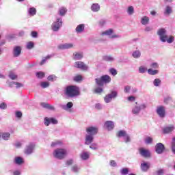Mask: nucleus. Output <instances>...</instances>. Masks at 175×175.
I'll return each mask as SVG.
<instances>
[{
  "instance_id": "20e7f679",
  "label": "nucleus",
  "mask_w": 175,
  "mask_h": 175,
  "mask_svg": "<svg viewBox=\"0 0 175 175\" xmlns=\"http://www.w3.org/2000/svg\"><path fill=\"white\" fill-rule=\"evenodd\" d=\"M146 109H147V104H139L136 102L135 105H134L131 109V113L133 116H139L142 110H146Z\"/></svg>"
},
{
  "instance_id": "c9c22d12",
  "label": "nucleus",
  "mask_w": 175,
  "mask_h": 175,
  "mask_svg": "<svg viewBox=\"0 0 175 175\" xmlns=\"http://www.w3.org/2000/svg\"><path fill=\"white\" fill-rule=\"evenodd\" d=\"M128 133L124 130H120L116 133V137H124Z\"/></svg>"
},
{
  "instance_id": "5fc2aeb1",
  "label": "nucleus",
  "mask_w": 175,
  "mask_h": 175,
  "mask_svg": "<svg viewBox=\"0 0 175 175\" xmlns=\"http://www.w3.org/2000/svg\"><path fill=\"white\" fill-rule=\"evenodd\" d=\"M163 173H165V171L163 169H160L154 172L153 175H162Z\"/></svg>"
},
{
  "instance_id": "79ce46f5",
  "label": "nucleus",
  "mask_w": 175,
  "mask_h": 175,
  "mask_svg": "<svg viewBox=\"0 0 175 175\" xmlns=\"http://www.w3.org/2000/svg\"><path fill=\"white\" fill-rule=\"evenodd\" d=\"M150 66L152 68V69H159V64H158V62H152L150 64Z\"/></svg>"
},
{
  "instance_id": "864d4df0",
  "label": "nucleus",
  "mask_w": 175,
  "mask_h": 175,
  "mask_svg": "<svg viewBox=\"0 0 175 175\" xmlns=\"http://www.w3.org/2000/svg\"><path fill=\"white\" fill-rule=\"evenodd\" d=\"M122 36L120 34H113L112 33V36H111V39H121Z\"/></svg>"
},
{
  "instance_id": "4468645a",
  "label": "nucleus",
  "mask_w": 175,
  "mask_h": 175,
  "mask_svg": "<svg viewBox=\"0 0 175 175\" xmlns=\"http://www.w3.org/2000/svg\"><path fill=\"white\" fill-rule=\"evenodd\" d=\"M75 68L81 69V70H88V66L82 62H76L74 65Z\"/></svg>"
},
{
  "instance_id": "603ef678",
  "label": "nucleus",
  "mask_w": 175,
  "mask_h": 175,
  "mask_svg": "<svg viewBox=\"0 0 175 175\" xmlns=\"http://www.w3.org/2000/svg\"><path fill=\"white\" fill-rule=\"evenodd\" d=\"M95 109H96V110H102L103 109V105L99 103H97L95 104Z\"/></svg>"
},
{
  "instance_id": "7ed1b4c3",
  "label": "nucleus",
  "mask_w": 175,
  "mask_h": 175,
  "mask_svg": "<svg viewBox=\"0 0 175 175\" xmlns=\"http://www.w3.org/2000/svg\"><path fill=\"white\" fill-rule=\"evenodd\" d=\"M65 95L68 98H75L80 95V89L77 86L70 85L67 86L65 91Z\"/></svg>"
},
{
  "instance_id": "6ab92c4d",
  "label": "nucleus",
  "mask_w": 175,
  "mask_h": 175,
  "mask_svg": "<svg viewBox=\"0 0 175 175\" xmlns=\"http://www.w3.org/2000/svg\"><path fill=\"white\" fill-rule=\"evenodd\" d=\"M104 126L107 131H113L114 129V122L111 120L106 121Z\"/></svg>"
},
{
  "instance_id": "69168bd1",
  "label": "nucleus",
  "mask_w": 175,
  "mask_h": 175,
  "mask_svg": "<svg viewBox=\"0 0 175 175\" xmlns=\"http://www.w3.org/2000/svg\"><path fill=\"white\" fill-rule=\"evenodd\" d=\"M98 24H99L100 27H103V25H105L106 24V20H105V19L100 20V21L98 22Z\"/></svg>"
},
{
  "instance_id": "49530a36",
  "label": "nucleus",
  "mask_w": 175,
  "mask_h": 175,
  "mask_svg": "<svg viewBox=\"0 0 175 175\" xmlns=\"http://www.w3.org/2000/svg\"><path fill=\"white\" fill-rule=\"evenodd\" d=\"M123 140L124 143H131V136L128 134H126L125 137H123Z\"/></svg>"
},
{
  "instance_id": "b1692460",
  "label": "nucleus",
  "mask_w": 175,
  "mask_h": 175,
  "mask_svg": "<svg viewBox=\"0 0 175 175\" xmlns=\"http://www.w3.org/2000/svg\"><path fill=\"white\" fill-rule=\"evenodd\" d=\"M173 13V7L170 5H166L164 9V15L165 16H170Z\"/></svg>"
},
{
  "instance_id": "052dcab7",
  "label": "nucleus",
  "mask_w": 175,
  "mask_h": 175,
  "mask_svg": "<svg viewBox=\"0 0 175 175\" xmlns=\"http://www.w3.org/2000/svg\"><path fill=\"white\" fill-rule=\"evenodd\" d=\"M83 80V77L81 75H77L74 77V81H81Z\"/></svg>"
},
{
  "instance_id": "ddd939ff",
  "label": "nucleus",
  "mask_w": 175,
  "mask_h": 175,
  "mask_svg": "<svg viewBox=\"0 0 175 175\" xmlns=\"http://www.w3.org/2000/svg\"><path fill=\"white\" fill-rule=\"evenodd\" d=\"M139 152L141 157H143L144 158H150V157H151V152H150V150L144 148H140L139 149Z\"/></svg>"
},
{
  "instance_id": "dca6fc26",
  "label": "nucleus",
  "mask_w": 175,
  "mask_h": 175,
  "mask_svg": "<svg viewBox=\"0 0 175 175\" xmlns=\"http://www.w3.org/2000/svg\"><path fill=\"white\" fill-rule=\"evenodd\" d=\"M74 44L72 43L61 44L58 46L59 50H68L69 49H73Z\"/></svg>"
},
{
  "instance_id": "423d86ee",
  "label": "nucleus",
  "mask_w": 175,
  "mask_h": 175,
  "mask_svg": "<svg viewBox=\"0 0 175 175\" xmlns=\"http://www.w3.org/2000/svg\"><path fill=\"white\" fill-rule=\"evenodd\" d=\"M96 84L99 87H103L104 84H108L111 81V78L109 75L102 76L100 78L95 79Z\"/></svg>"
},
{
  "instance_id": "e2e57ef3",
  "label": "nucleus",
  "mask_w": 175,
  "mask_h": 175,
  "mask_svg": "<svg viewBox=\"0 0 175 175\" xmlns=\"http://www.w3.org/2000/svg\"><path fill=\"white\" fill-rule=\"evenodd\" d=\"M109 165L112 167H117V162H116V161L114 160H111L109 162Z\"/></svg>"
},
{
  "instance_id": "2eb2a0df",
  "label": "nucleus",
  "mask_w": 175,
  "mask_h": 175,
  "mask_svg": "<svg viewBox=\"0 0 175 175\" xmlns=\"http://www.w3.org/2000/svg\"><path fill=\"white\" fill-rule=\"evenodd\" d=\"M21 50H23V49L20 46H14L12 50L13 57H14L15 58L17 57H20V55H21Z\"/></svg>"
},
{
  "instance_id": "72a5a7b5",
  "label": "nucleus",
  "mask_w": 175,
  "mask_h": 175,
  "mask_svg": "<svg viewBox=\"0 0 175 175\" xmlns=\"http://www.w3.org/2000/svg\"><path fill=\"white\" fill-rule=\"evenodd\" d=\"M103 61H106L107 62H113L115 61V59L113 56L110 55H105L103 57Z\"/></svg>"
},
{
  "instance_id": "9d476101",
  "label": "nucleus",
  "mask_w": 175,
  "mask_h": 175,
  "mask_svg": "<svg viewBox=\"0 0 175 175\" xmlns=\"http://www.w3.org/2000/svg\"><path fill=\"white\" fill-rule=\"evenodd\" d=\"M156 113H157L160 118H165L166 116V109L164 106H159L157 107Z\"/></svg>"
},
{
  "instance_id": "a211bd4d",
  "label": "nucleus",
  "mask_w": 175,
  "mask_h": 175,
  "mask_svg": "<svg viewBox=\"0 0 175 175\" xmlns=\"http://www.w3.org/2000/svg\"><path fill=\"white\" fill-rule=\"evenodd\" d=\"M83 52H74L72 54V59L75 61H80V59H83Z\"/></svg>"
},
{
  "instance_id": "13d9d810",
  "label": "nucleus",
  "mask_w": 175,
  "mask_h": 175,
  "mask_svg": "<svg viewBox=\"0 0 175 175\" xmlns=\"http://www.w3.org/2000/svg\"><path fill=\"white\" fill-rule=\"evenodd\" d=\"M146 144H151L152 143V139L151 137H148L145 139Z\"/></svg>"
},
{
  "instance_id": "aec40b11",
  "label": "nucleus",
  "mask_w": 175,
  "mask_h": 175,
  "mask_svg": "<svg viewBox=\"0 0 175 175\" xmlns=\"http://www.w3.org/2000/svg\"><path fill=\"white\" fill-rule=\"evenodd\" d=\"M113 33L114 30L113 29H109L105 31L101 32L100 35H102V36H109L110 39H111V36H113Z\"/></svg>"
},
{
  "instance_id": "e433bc0d",
  "label": "nucleus",
  "mask_w": 175,
  "mask_h": 175,
  "mask_svg": "<svg viewBox=\"0 0 175 175\" xmlns=\"http://www.w3.org/2000/svg\"><path fill=\"white\" fill-rule=\"evenodd\" d=\"M120 173L121 175H128V174H129V168L123 167V168L120 169Z\"/></svg>"
},
{
  "instance_id": "7c9ffc66",
  "label": "nucleus",
  "mask_w": 175,
  "mask_h": 175,
  "mask_svg": "<svg viewBox=\"0 0 175 175\" xmlns=\"http://www.w3.org/2000/svg\"><path fill=\"white\" fill-rule=\"evenodd\" d=\"M66 12H68V10L66 9V8L61 7L60 8H59L58 14H59V16L64 17V16H65V14H66Z\"/></svg>"
},
{
  "instance_id": "bf43d9fd",
  "label": "nucleus",
  "mask_w": 175,
  "mask_h": 175,
  "mask_svg": "<svg viewBox=\"0 0 175 175\" xmlns=\"http://www.w3.org/2000/svg\"><path fill=\"white\" fill-rule=\"evenodd\" d=\"M124 92L125 94H129V92H131V86L129 85L124 86Z\"/></svg>"
},
{
  "instance_id": "4d7b16f0",
  "label": "nucleus",
  "mask_w": 175,
  "mask_h": 175,
  "mask_svg": "<svg viewBox=\"0 0 175 175\" xmlns=\"http://www.w3.org/2000/svg\"><path fill=\"white\" fill-rule=\"evenodd\" d=\"M7 108H8V105L6 104V103H1L0 104V109L1 110H6Z\"/></svg>"
},
{
  "instance_id": "8fccbe9b",
  "label": "nucleus",
  "mask_w": 175,
  "mask_h": 175,
  "mask_svg": "<svg viewBox=\"0 0 175 175\" xmlns=\"http://www.w3.org/2000/svg\"><path fill=\"white\" fill-rule=\"evenodd\" d=\"M34 46H35V44H33V42H29L27 44V49L28 50H31V49H33Z\"/></svg>"
},
{
  "instance_id": "2f4dec72",
  "label": "nucleus",
  "mask_w": 175,
  "mask_h": 175,
  "mask_svg": "<svg viewBox=\"0 0 175 175\" xmlns=\"http://www.w3.org/2000/svg\"><path fill=\"white\" fill-rule=\"evenodd\" d=\"M1 139H3V140H5V142H8V140H10V133H1Z\"/></svg>"
},
{
  "instance_id": "f704fd0d",
  "label": "nucleus",
  "mask_w": 175,
  "mask_h": 175,
  "mask_svg": "<svg viewBox=\"0 0 175 175\" xmlns=\"http://www.w3.org/2000/svg\"><path fill=\"white\" fill-rule=\"evenodd\" d=\"M148 23H150V18H148V16H145L141 18V24H142V25H147Z\"/></svg>"
},
{
  "instance_id": "f03ea898",
  "label": "nucleus",
  "mask_w": 175,
  "mask_h": 175,
  "mask_svg": "<svg viewBox=\"0 0 175 175\" xmlns=\"http://www.w3.org/2000/svg\"><path fill=\"white\" fill-rule=\"evenodd\" d=\"M157 35L159 38V40L162 42L163 43H165L167 42V43H169L171 44V43H173L174 42V36H167V31L165 30V28H161L157 30Z\"/></svg>"
},
{
  "instance_id": "de8ad7c7",
  "label": "nucleus",
  "mask_w": 175,
  "mask_h": 175,
  "mask_svg": "<svg viewBox=\"0 0 175 175\" xmlns=\"http://www.w3.org/2000/svg\"><path fill=\"white\" fill-rule=\"evenodd\" d=\"M171 150L173 154H175V137L172 139V142L171 144Z\"/></svg>"
},
{
  "instance_id": "5701e85b",
  "label": "nucleus",
  "mask_w": 175,
  "mask_h": 175,
  "mask_svg": "<svg viewBox=\"0 0 175 175\" xmlns=\"http://www.w3.org/2000/svg\"><path fill=\"white\" fill-rule=\"evenodd\" d=\"M40 106H42V107H43L44 109H47L48 110H51L52 111H54V110H55V107H54V106L47 103H41Z\"/></svg>"
},
{
  "instance_id": "cd10ccee",
  "label": "nucleus",
  "mask_w": 175,
  "mask_h": 175,
  "mask_svg": "<svg viewBox=\"0 0 175 175\" xmlns=\"http://www.w3.org/2000/svg\"><path fill=\"white\" fill-rule=\"evenodd\" d=\"M132 57H133V58H135V59H139V58H140V57H142V52L139 50H135V51H133Z\"/></svg>"
},
{
  "instance_id": "4c0bfd02",
  "label": "nucleus",
  "mask_w": 175,
  "mask_h": 175,
  "mask_svg": "<svg viewBox=\"0 0 175 175\" xmlns=\"http://www.w3.org/2000/svg\"><path fill=\"white\" fill-rule=\"evenodd\" d=\"M51 57H53L52 55H49L45 57H43L41 62L40 63V65H44V64H46V62H47L48 59H50V58H51Z\"/></svg>"
},
{
  "instance_id": "ea45409f",
  "label": "nucleus",
  "mask_w": 175,
  "mask_h": 175,
  "mask_svg": "<svg viewBox=\"0 0 175 175\" xmlns=\"http://www.w3.org/2000/svg\"><path fill=\"white\" fill-rule=\"evenodd\" d=\"M28 13L30 16H35L36 14V8H30L28 10Z\"/></svg>"
},
{
  "instance_id": "c756f323",
  "label": "nucleus",
  "mask_w": 175,
  "mask_h": 175,
  "mask_svg": "<svg viewBox=\"0 0 175 175\" xmlns=\"http://www.w3.org/2000/svg\"><path fill=\"white\" fill-rule=\"evenodd\" d=\"M80 158L82 159V161H87V159H89V158H90V152H82L80 154Z\"/></svg>"
},
{
  "instance_id": "6e6d98bb",
  "label": "nucleus",
  "mask_w": 175,
  "mask_h": 175,
  "mask_svg": "<svg viewBox=\"0 0 175 175\" xmlns=\"http://www.w3.org/2000/svg\"><path fill=\"white\" fill-rule=\"evenodd\" d=\"M36 76H37L38 79H43V77H44V72H36Z\"/></svg>"
},
{
  "instance_id": "412c9836",
  "label": "nucleus",
  "mask_w": 175,
  "mask_h": 175,
  "mask_svg": "<svg viewBox=\"0 0 175 175\" xmlns=\"http://www.w3.org/2000/svg\"><path fill=\"white\" fill-rule=\"evenodd\" d=\"M151 164L148 162H144L141 163V170L142 172H148V169H150Z\"/></svg>"
},
{
  "instance_id": "c03bdc74",
  "label": "nucleus",
  "mask_w": 175,
  "mask_h": 175,
  "mask_svg": "<svg viewBox=\"0 0 175 175\" xmlns=\"http://www.w3.org/2000/svg\"><path fill=\"white\" fill-rule=\"evenodd\" d=\"M59 146H62V142L55 141L51 144V147H59Z\"/></svg>"
},
{
  "instance_id": "0eeeda50",
  "label": "nucleus",
  "mask_w": 175,
  "mask_h": 175,
  "mask_svg": "<svg viewBox=\"0 0 175 175\" xmlns=\"http://www.w3.org/2000/svg\"><path fill=\"white\" fill-rule=\"evenodd\" d=\"M62 18L57 17L56 21L53 22L51 25L52 31H53V32H58L62 27Z\"/></svg>"
},
{
  "instance_id": "680f3d73",
  "label": "nucleus",
  "mask_w": 175,
  "mask_h": 175,
  "mask_svg": "<svg viewBox=\"0 0 175 175\" xmlns=\"http://www.w3.org/2000/svg\"><path fill=\"white\" fill-rule=\"evenodd\" d=\"M109 72L112 76H117V70H116V68L109 69Z\"/></svg>"
},
{
  "instance_id": "bb28decb",
  "label": "nucleus",
  "mask_w": 175,
  "mask_h": 175,
  "mask_svg": "<svg viewBox=\"0 0 175 175\" xmlns=\"http://www.w3.org/2000/svg\"><path fill=\"white\" fill-rule=\"evenodd\" d=\"M85 28V26L84 25V24H80L77 26L75 31L77 32V33H83V32H84Z\"/></svg>"
},
{
  "instance_id": "09e8293b",
  "label": "nucleus",
  "mask_w": 175,
  "mask_h": 175,
  "mask_svg": "<svg viewBox=\"0 0 175 175\" xmlns=\"http://www.w3.org/2000/svg\"><path fill=\"white\" fill-rule=\"evenodd\" d=\"M50 86V83L49 82L43 81L40 83V87L42 88H48Z\"/></svg>"
},
{
  "instance_id": "0e129e2a",
  "label": "nucleus",
  "mask_w": 175,
  "mask_h": 175,
  "mask_svg": "<svg viewBox=\"0 0 175 175\" xmlns=\"http://www.w3.org/2000/svg\"><path fill=\"white\" fill-rule=\"evenodd\" d=\"M15 116H16V118H21V117H23V113L20 111H17L15 113Z\"/></svg>"
},
{
  "instance_id": "393cba45",
  "label": "nucleus",
  "mask_w": 175,
  "mask_h": 175,
  "mask_svg": "<svg viewBox=\"0 0 175 175\" xmlns=\"http://www.w3.org/2000/svg\"><path fill=\"white\" fill-rule=\"evenodd\" d=\"M14 163L18 166L24 163V159L21 157H16L14 159Z\"/></svg>"
},
{
  "instance_id": "f257e3e1",
  "label": "nucleus",
  "mask_w": 175,
  "mask_h": 175,
  "mask_svg": "<svg viewBox=\"0 0 175 175\" xmlns=\"http://www.w3.org/2000/svg\"><path fill=\"white\" fill-rule=\"evenodd\" d=\"M87 134L85 136V144L86 146H90L91 150H98V144L94 143V139L95 135L98 134V129L95 126H89L86 128Z\"/></svg>"
},
{
  "instance_id": "c85d7f7f",
  "label": "nucleus",
  "mask_w": 175,
  "mask_h": 175,
  "mask_svg": "<svg viewBox=\"0 0 175 175\" xmlns=\"http://www.w3.org/2000/svg\"><path fill=\"white\" fill-rule=\"evenodd\" d=\"M73 107V103L68 102L66 105H62V108L63 110H66V111H69L70 109Z\"/></svg>"
},
{
  "instance_id": "338daca9",
  "label": "nucleus",
  "mask_w": 175,
  "mask_h": 175,
  "mask_svg": "<svg viewBox=\"0 0 175 175\" xmlns=\"http://www.w3.org/2000/svg\"><path fill=\"white\" fill-rule=\"evenodd\" d=\"M96 94H100L101 92H103V89L102 88H97L95 89Z\"/></svg>"
},
{
  "instance_id": "58836bf2",
  "label": "nucleus",
  "mask_w": 175,
  "mask_h": 175,
  "mask_svg": "<svg viewBox=\"0 0 175 175\" xmlns=\"http://www.w3.org/2000/svg\"><path fill=\"white\" fill-rule=\"evenodd\" d=\"M127 13L129 16H132V14L135 13V8H133V6L131 5L128 7Z\"/></svg>"
},
{
  "instance_id": "39448f33",
  "label": "nucleus",
  "mask_w": 175,
  "mask_h": 175,
  "mask_svg": "<svg viewBox=\"0 0 175 175\" xmlns=\"http://www.w3.org/2000/svg\"><path fill=\"white\" fill-rule=\"evenodd\" d=\"M68 155V149L57 148L53 151V157L57 159H64Z\"/></svg>"
},
{
  "instance_id": "1a4fd4ad",
  "label": "nucleus",
  "mask_w": 175,
  "mask_h": 175,
  "mask_svg": "<svg viewBox=\"0 0 175 175\" xmlns=\"http://www.w3.org/2000/svg\"><path fill=\"white\" fill-rule=\"evenodd\" d=\"M50 124H53V125H57V124H58V120L54 118L45 117L44 118V124L45 126H49Z\"/></svg>"
},
{
  "instance_id": "3c124183",
  "label": "nucleus",
  "mask_w": 175,
  "mask_h": 175,
  "mask_svg": "<svg viewBox=\"0 0 175 175\" xmlns=\"http://www.w3.org/2000/svg\"><path fill=\"white\" fill-rule=\"evenodd\" d=\"M75 163V160L73 159H69L68 160L66 161V166H70L71 165H73Z\"/></svg>"
},
{
  "instance_id": "f3484780",
  "label": "nucleus",
  "mask_w": 175,
  "mask_h": 175,
  "mask_svg": "<svg viewBox=\"0 0 175 175\" xmlns=\"http://www.w3.org/2000/svg\"><path fill=\"white\" fill-rule=\"evenodd\" d=\"M35 148V144H30L28 146H26V148L25 150V154L27 155H31L32 152H33V150Z\"/></svg>"
},
{
  "instance_id": "473e14b6",
  "label": "nucleus",
  "mask_w": 175,
  "mask_h": 175,
  "mask_svg": "<svg viewBox=\"0 0 175 175\" xmlns=\"http://www.w3.org/2000/svg\"><path fill=\"white\" fill-rule=\"evenodd\" d=\"M148 73L150 76H155L159 73V70L149 68L148 69Z\"/></svg>"
},
{
  "instance_id": "9b49d317",
  "label": "nucleus",
  "mask_w": 175,
  "mask_h": 175,
  "mask_svg": "<svg viewBox=\"0 0 175 175\" xmlns=\"http://www.w3.org/2000/svg\"><path fill=\"white\" fill-rule=\"evenodd\" d=\"M154 150L157 154H163L165 150V145L162 143H158L155 145Z\"/></svg>"
},
{
  "instance_id": "a19ab883",
  "label": "nucleus",
  "mask_w": 175,
  "mask_h": 175,
  "mask_svg": "<svg viewBox=\"0 0 175 175\" xmlns=\"http://www.w3.org/2000/svg\"><path fill=\"white\" fill-rule=\"evenodd\" d=\"M161 83H162V81L159 78H157L153 81V85H154V87H159V85H161Z\"/></svg>"
},
{
  "instance_id": "774afa93",
  "label": "nucleus",
  "mask_w": 175,
  "mask_h": 175,
  "mask_svg": "<svg viewBox=\"0 0 175 175\" xmlns=\"http://www.w3.org/2000/svg\"><path fill=\"white\" fill-rule=\"evenodd\" d=\"M21 146H23V144H21V142H16V143L14 144V146H15L16 148H21Z\"/></svg>"
},
{
  "instance_id": "6e6552de",
  "label": "nucleus",
  "mask_w": 175,
  "mask_h": 175,
  "mask_svg": "<svg viewBox=\"0 0 175 175\" xmlns=\"http://www.w3.org/2000/svg\"><path fill=\"white\" fill-rule=\"evenodd\" d=\"M118 96V92L117 91H111V93L107 94L104 100L105 103H110L113 99H116Z\"/></svg>"
},
{
  "instance_id": "4be33fe9",
  "label": "nucleus",
  "mask_w": 175,
  "mask_h": 175,
  "mask_svg": "<svg viewBox=\"0 0 175 175\" xmlns=\"http://www.w3.org/2000/svg\"><path fill=\"white\" fill-rule=\"evenodd\" d=\"M90 10L92 12H94V13H98L100 10V5L97 3H92Z\"/></svg>"
},
{
  "instance_id": "f8f14e48",
  "label": "nucleus",
  "mask_w": 175,
  "mask_h": 175,
  "mask_svg": "<svg viewBox=\"0 0 175 175\" xmlns=\"http://www.w3.org/2000/svg\"><path fill=\"white\" fill-rule=\"evenodd\" d=\"M175 129L174 124H170L168 126H166L162 129L163 133L164 135H167L169 133H172Z\"/></svg>"
},
{
  "instance_id": "37998d69",
  "label": "nucleus",
  "mask_w": 175,
  "mask_h": 175,
  "mask_svg": "<svg viewBox=\"0 0 175 175\" xmlns=\"http://www.w3.org/2000/svg\"><path fill=\"white\" fill-rule=\"evenodd\" d=\"M138 71H139V73H141L143 75V74L146 73V72H147L148 70L145 66H141L139 67Z\"/></svg>"
},
{
  "instance_id": "a18cd8bd",
  "label": "nucleus",
  "mask_w": 175,
  "mask_h": 175,
  "mask_svg": "<svg viewBox=\"0 0 175 175\" xmlns=\"http://www.w3.org/2000/svg\"><path fill=\"white\" fill-rule=\"evenodd\" d=\"M8 77L11 79V80H16L17 79V75L14 74V72L10 71Z\"/></svg>"
},
{
  "instance_id": "a878e982",
  "label": "nucleus",
  "mask_w": 175,
  "mask_h": 175,
  "mask_svg": "<svg viewBox=\"0 0 175 175\" xmlns=\"http://www.w3.org/2000/svg\"><path fill=\"white\" fill-rule=\"evenodd\" d=\"M70 171L75 174H79L80 173V167L77 164L73 165L70 168Z\"/></svg>"
}]
</instances>
